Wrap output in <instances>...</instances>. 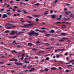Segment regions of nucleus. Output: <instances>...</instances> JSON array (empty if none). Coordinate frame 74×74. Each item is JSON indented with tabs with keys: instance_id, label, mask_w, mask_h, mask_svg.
Listing matches in <instances>:
<instances>
[{
	"instance_id": "16",
	"label": "nucleus",
	"mask_w": 74,
	"mask_h": 74,
	"mask_svg": "<svg viewBox=\"0 0 74 74\" xmlns=\"http://www.w3.org/2000/svg\"><path fill=\"white\" fill-rule=\"evenodd\" d=\"M56 18V16L55 15H53L51 16V19H54Z\"/></svg>"
},
{
	"instance_id": "28",
	"label": "nucleus",
	"mask_w": 74,
	"mask_h": 74,
	"mask_svg": "<svg viewBox=\"0 0 74 74\" xmlns=\"http://www.w3.org/2000/svg\"><path fill=\"white\" fill-rule=\"evenodd\" d=\"M45 59L46 60H47L48 61V60H49V57H46L45 58Z\"/></svg>"
},
{
	"instance_id": "32",
	"label": "nucleus",
	"mask_w": 74,
	"mask_h": 74,
	"mask_svg": "<svg viewBox=\"0 0 74 74\" xmlns=\"http://www.w3.org/2000/svg\"><path fill=\"white\" fill-rule=\"evenodd\" d=\"M67 27L65 25H63L62 26V28H63L64 29V28H66Z\"/></svg>"
},
{
	"instance_id": "25",
	"label": "nucleus",
	"mask_w": 74,
	"mask_h": 74,
	"mask_svg": "<svg viewBox=\"0 0 74 74\" xmlns=\"http://www.w3.org/2000/svg\"><path fill=\"white\" fill-rule=\"evenodd\" d=\"M27 18H29V19H32L33 18V17H32L31 16H27Z\"/></svg>"
},
{
	"instance_id": "2",
	"label": "nucleus",
	"mask_w": 74,
	"mask_h": 74,
	"mask_svg": "<svg viewBox=\"0 0 74 74\" xmlns=\"http://www.w3.org/2000/svg\"><path fill=\"white\" fill-rule=\"evenodd\" d=\"M5 26H7V28L8 29H9L11 28V24L9 23V24L6 23L5 24Z\"/></svg>"
},
{
	"instance_id": "61",
	"label": "nucleus",
	"mask_w": 74,
	"mask_h": 74,
	"mask_svg": "<svg viewBox=\"0 0 74 74\" xmlns=\"http://www.w3.org/2000/svg\"><path fill=\"white\" fill-rule=\"evenodd\" d=\"M12 64H10V63H8L7 64V65L8 66H10V65H11V64H12Z\"/></svg>"
},
{
	"instance_id": "21",
	"label": "nucleus",
	"mask_w": 74,
	"mask_h": 74,
	"mask_svg": "<svg viewBox=\"0 0 74 74\" xmlns=\"http://www.w3.org/2000/svg\"><path fill=\"white\" fill-rule=\"evenodd\" d=\"M50 32L51 33H55V30L53 29H51L50 31Z\"/></svg>"
},
{
	"instance_id": "40",
	"label": "nucleus",
	"mask_w": 74,
	"mask_h": 74,
	"mask_svg": "<svg viewBox=\"0 0 74 74\" xmlns=\"http://www.w3.org/2000/svg\"><path fill=\"white\" fill-rule=\"evenodd\" d=\"M53 37H57L58 36V35H53Z\"/></svg>"
},
{
	"instance_id": "18",
	"label": "nucleus",
	"mask_w": 74,
	"mask_h": 74,
	"mask_svg": "<svg viewBox=\"0 0 74 74\" xmlns=\"http://www.w3.org/2000/svg\"><path fill=\"white\" fill-rule=\"evenodd\" d=\"M49 13V11H47L45 12L44 14L45 15H47V14H48Z\"/></svg>"
},
{
	"instance_id": "6",
	"label": "nucleus",
	"mask_w": 74,
	"mask_h": 74,
	"mask_svg": "<svg viewBox=\"0 0 74 74\" xmlns=\"http://www.w3.org/2000/svg\"><path fill=\"white\" fill-rule=\"evenodd\" d=\"M33 16L35 18H39V17H40L41 16L40 14H34L33 15Z\"/></svg>"
},
{
	"instance_id": "41",
	"label": "nucleus",
	"mask_w": 74,
	"mask_h": 74,
	"mask_svg": "<svg viewBox=\"0 0 74 74\" xmlns=\"http://www.w3.org/2000/svg\"><path fill=\"white\" fill-rule=\"evenodd\" d=\"M44 71H45V70H40V73H42V72H44Z\"/></svg>"
},
{
	"instance_id": "12",
	"label": "nucleus",
	"mask_w": 74,
	"mask_h": 74,
	"mask_svg": "<svg viewBox=\"0 0 74 74\" xmlns=\"http://www.w3.org/2000/svg\"><path fill=\"white\" fill-rule=\"evenodd\" d=\"M34 70H35V68H32L31 69L29 70V71L30 72V71H34Z\"/></svg>"
},
{
	"instance_id": "5",
	"label": "nucleus",
	"mask_w": 74,
	"mask_h": 74,
	"mask_svg": "<svg viewBox=\"0 0 74 74\" xmlns=\"http://www.w3.org/2000/svg\"><path fill=\"white\" fill-rule=\"evenodd\" d=\"M15 64H16L17 66H21V65H23V64L21 62H14Z\"/></svg>"
},
{
	"instance_id": "55",
	"label": "nucleus",
	"mask_w": 74,
	"mask_h": 74,
	"mask_svg": "<svg viewBox=\"0 0 74 74\" xmlns=\"http://www.w3.org/2000/svg\"><path fill=\"white\" fill-rule=\"evenodd\" d=\"M24 56H25V53H23L22 55V57L24 58Z\"/></svg>"
},
{
	"instance_id": "22",
	"label": "nucleus",
	"mask_w": 74,
	"mask_h": 74,
	"mask_svg": "<svg viewBox=\"0 0 74 74\" xmlns=\"http://www.w3.org/2000/svg\"><path fill=\"white\" fill-rule=\"evenodd\" d=\"M17 12H22V10L21 9H17Z\"/></svg>"
},
{
	"instance_id": "45",
	"label": "nucleus",
	"mask_w": 74,
	"mask_h": 74,
	"mask_svg": "<svg viewBox=\"0 0 74 74\" xmlns=\"http://www.w3.org/2000/svg\"><path fill=\"white\" fill-rule=\"evenodd\" d=\"M16 26L15 25H12L11 27L12 28H14V27H16Z\"/></svg>"
},
{
	"instance_id": "34",
	"label": "nucleus",
	"mask_w": 74,
	"mask_h": 74,
	"mask_svg": "<svg viewBox=\"0 0 74 74\" xmlns=\"http://www.w3.org/2000/svg\"><path fill=\"white\" fill-rule=\"evenodd\" d=\"M23 62L25 63H29V61H24Z\"/></svg>"
},
{
	"instance_id": "59",
	"label": "nucleus",
	"mask_w": 74,
	"mask_h": 74,
	"mask_svg": "<svg viewBox=\"0 0 74 74\" xmlns=\"http://www.w3.org/2000/svg\"><path fill=\"white\" fill-rule=\"evenodd\" d=\"M58 69H59V70H62V68L60 67H59L58 68Z\"/></svg>"
},
{
	"instance_id": "49",
	"label": "nucleus",
	"mask_w": 74,
	"mask_h": 74,
	"mask_svg": "<svg viewBox=\"0 0 74 74\" xmlns=\"http://www.w3.org/2000/svg\"><path fill=\"white\" fill-rule=\"evenodd\" d=\"M58 23H60V21H57L56 22V24H58Z\"/></svg>"
},
{
	"instance_id": "38",
	"label": "nucleus",
	"mask_w": 74,
	"mask_h": 74,
	"mask_svg": "<svg viewBox=\"0 0 74 74\" xmlns=\"http://www.w3.org/2000/svg\"><path fill=\"white\" fill-rule=\"evenodd\" d=\"M32 51H36L37 50V49L36 48H33L32 49Z\"/></svg>"
},
{
	"instance_id": "15",
	"label": "nucleus",
	"mask_w": 74,
	"mask_h": 74,
	"mask_svg": "<svg viewBox=\"0 0 74 74\" xmlns=\"http://www.w3.org/2000/svg\"><path fill=\"white\" fill-rule=\"evenodd\" d=\"M24 33V32H19L18 33V35H21V34H22L23 33Z\"/></svg>"
},
{
	"instance_id": "47",
	"label": "nucleus",
	"mask_w": 74,
	"mask_h": 74,
	"mask_svg": "<svg viewBox=\"0 0 74 74\" xmlns=\"http://www.w3.org/2000/svg\"><path fill=\"white\" fill-rule=\"evenodd\" d=\"M15 71L14 70H13L12 71H10V72H11V73H14Z\"/></svg>"
},
{
	"instance_id": "56",
	"label": "nucleus",
	"mask_w": 74,
	"mask_h": 74,
	"mask_svg": "<svg viewBox=\"0 0 74 74\" xmlns=\"http://www.w3.org/2000/svg\"><path fill=\"white\" fill-rule=\"evenodd\" d=\"M62 39H65V40H67V38L65 37L62 38Z\"/></svg>"
},
{
	"instance_id": "39",
	"label": "nucleus",
	"mask_w": 74,
	"mask_h": 74,
	"mask_svg": "<svg viewBox=\"0 0 74 74\" xmlns=\"http://www.w3.org/2000/svg\"><path fill=\"white\" fill-rule=\"evenodd\" d=\"M45 70V71H48V69L45 68V70Z\"/></svg>"
},
{
	"instance_id": "42",
	"label": "nucleus",
	"mask_w": 74,
	"mask_h": 74,
	"mask_svg": "<svg viewBox=\"0 0 74 74\" xmlns=\"http://www.w3.org/2000/svg\"><path fill=\"white\" fill-rule=\"evenodd\" d=\"M56 58H59V55H56Z\"/></svg>"
},
{
	"instance_id": "9",
	"label": "nucleus",
	"mask_w": 74,
	"mask_h": 74,
	"mask_svg": "<svg viewBox=\"0 0 74 74\" xmlns=\"http://www.w3.org/2000/svg\"><path fill=\"white\" fill-rule=\"evenodd\" d=\"M12 43H14V44H13ZM18 44L17 42H16V41H13L12 42V43H11V45H15V44Z\"/></svg>"
},
{
	"instance_id": "46",
	"label": "nucleus",
	"mask_w": 74,
	"mask_h": 74,
	"mask_svg": "<svg viewBox=\"0 0 74 74\" xmlns=\"http://www.w3.org/2000/svg\"><path fill=\"white\" fill-rule=\"evenodd\" d=\"M7 15H11V13L10 12H8L7 13H6Z\"/></svg>"
},
{
	"instance_id": "4",
	"label": "nucleus",
	"mask_w": 74,
	"mask_h": 74,
	"mask_svg": "<svg viewBox=\"0 0 74 74\" xmlns=\"http://www.w3.org/2000/svg\"><path fill=\"white\" fill-rule=\"evenodd\" d=\"M34 25V23H31L30 24H25L24 25V27H29V26H32Z\"/></svg>"
},
{
	"instance_id": "31",
	"label": "nucleus",
	"mask_w": 74,
	"mask_h": 74,
	"mask_svg": "<svg viewBox=\"0 0 74 74\" xmlns=\"http://www.w3.org/2000/svg\"><path fill=\"white\" fill-rule=\"evenodd\" d=\"M66 5H67V6H70L71 5H70V4L67 3H66Z\"/></svg>"
},
{
	"instance_id": "27",
	"label": "nucleus",
	"mask_w": 74,
	"mask_h": 74,
	"mask_svg": "<svg viewBox=\"0 0 74 74\" xmlns=\"http://www.w3.org/2000/svg\"><path fill=\"white\" fill-rule=\"evenodd\" d=\"M15 60V58H13L12 59H10V60L9 61H10V62H11V61H14Z\"/></svg>"
},
{
	"instance_id": "58",
	"label": "nucleus",
	"mask_w": 74,
	"mask_h": 74,
	"mask_svg": "<svg viewBox=\"0 0 74 74\" xmlns=\"http://www.w3.org/2000/svg\"><path fill=\"white\" fill-rule=\"evenodd\" d=\"M4 63V61H2L0 62V64H3Z\"/></svg>"
},
{
	"instance_id": "48",
	"label": "nucleus",
	"mask_w": 74,
	"mask_h": 74,
	"mask_svg": "<svg viewBox=\"0 0 74 74\" xmlns=\"http://www.w3.org/2000/svg\"><path fill=\"white\" fill-rule=\"evenodd\" d=\"M22 11L24 12L23 13H24V14H27V12H26V11L25 12V10H23Z\"/></svg>"
},
{
	"instance_id": "43",
	"label": "nucleus",
	"mask_w": 74,
	"mask_h": 74,
	"mask_svg": "<svg viewBox=\"0 0 74 74\" xmlns=\"http://www.w3.org/2000/svg\"><path fill=\"white\" fill-rule=\"evenodd\" d=\"M18 8V7L16 6H14L13 7V8H15V9H16Z\"/></svg>"
},
{
	"instance_id": "63",
	"label": "nucleus",
	"mask_w": 74,
	"mask_h": 74,
	"mask_svg": "<svg viewBox=\"0 0 74 74\" xmlns=\"http://www.w3.org/2000/svg\"><path fill=\"white\" fill-rule=\"evenodd\" d=\"M58 1H54L53 2L54 3H58Z\"/></svg>"
},
{
	"instance_id": "62",
	"label": "nucleus",
	"mask_w": 74,
	"mask_h": 74,
	"mask_svg": "<svg viewBox=\"0 0 74 74\" xmlns=\"http://www.w3.org/2000/svg\"><path fill=\"white\" fill-rule=\"evenodd\" d=\"M57 50L58 52H60V49H58Z\"/></svg>"
},
{
	"instance_id": "19",
	"label": "nucleus",
	"mask_w": 74,
	"mask_h": 74,
	"mask_svg": "<svg viewBox=\"0 0 74 74\" xmlns=\"http://www.w3.org/2000/svg\"><path fill=\"white\" fill-rule=\"evenodd\" d=\"M45 36L47 37H49L50 36V34H45Z\"/></svg>"
},
{
	"instance_id": "11",
	"label": "nucleus",
	"mask_w": 74,
	"mask_h": 74,
	"mask_svg": "<svg viewBox=\"0 0 74 74\" xmlns=\"http://www.w3.org/2000/svg\"><path fill=\"white\" fill-rule=\"evenodd\" d=\"M11 38H12V39H14V38H15L17 37V35L14 36H11Z\"/></svg>"
},
{
	"instance_id": "10",
	"label": "nucleus",
	"mask_w": 74,
	"mask_h": 74,
	"mask_svg": "<svg viewBox=\"0 0 74 74\" xmlns=\"http://www.w3.org/2000/svg\"><path fill=\"white\" fill-rule=\"evenodd\" d=\"M7 17V15L6 14H3L2 15V18H5Z\"/></svg>"
},
{
	"instance_id": "57",
	"label": "nucleus",
	"mask_w": 74,
	"mask_h": 74,
	"mask_svg": "<svg viewBox=\"0 0 74 74\" xmlns=\"http://www.w3.org/2000/svg\"><path fill=\"white\" fill-rule=\"evenodd\" d=\"M64 50H66V49H62L60 50L61 51H64Z\"/></svg>"
},
{
	"instance_id": "37",
	"label": "nucleus",
	"mask_w": 74,
	"mask_h": 74,
	"mask_svg": "<svg viewBox=\"0 0 74 74\" xmlns=\"http://www.w3.org/2000/svg\"><path fill=\"white\" fill-rule=\"evenodd\" d=\"M35 21L36 22H38V21H39V19H38V18H37L35 19Z\"/></svg>"
},
{
	"instance_id": "51",
	"label": "nucleus",
	"mask_w": 74,
	"mask_h": 74,
	"mask_svg": "<svg viewBox=\"0 0 74 74\" xmlns=\"http://www.w3.org/2000/svg\"><path fill=\"white\" fill-rule=\"evenodd\" d=\"M65 72H67V73H69V70L68 69H66L65 70Z\"/></svg>"
},
{
	"instance_id": "53",
	"label": "nucleus",
	"mask_w": 74,
	"mask_h": 74,
	"mask_svg": "<svg viewBox=\"0 0 74 74\" xmlns=\"http://www.w3.org/2000/svg\"><path fill=\"white\" fill-rule=\"evenodd\" d=\"M9 32V30H7L5 31V33H8Z\"/></svg>"
},
{
	"instance_id": "3",
	"label": "nucleus",
	"mask_w": 74,
	"mask_h": 74,
	"mask_svg": "<svg viewBox=\"0 0 74 74\" xmlns=\"http://www.w3.org/2000/svg\"><path fill=\"white\" fill-rule=\"evenodd\" d=\"M34 33H35V31H32L31 32L28 33V34L29 36H33L34 34Z\"/></svg>"
},
{
	"instance_id": "33",
	"label": "nucleus",
	"mask_w": 74,
	"mask_h": 74,
	"mask_svg": "<svg viewBox=\"0 0 74 74\" xmlns=\"http://www.w3.org/2000/svg\"><path fill=\"white\" fill-rule=\"evenodd\" d=\"M41 30H45L47 29V28L45 27H42L41 28Z\"/></svg>"
},
{
	"instance_id": "20",
	"label": "nucleus",
	"mask_w": 74,
	"mask_h": 74,
	"mask_svg": "<svg viewBox=\"0 0 74 74\" xmlns=\"http://www.w3.org/2000/svg\"><path fill=\"white\" fill-rule=\"evenodd\" d=\"M12 53H15L16 54H17V52L15 51V50H13L12 51Z\"/></svg>"
},
{
	"instance_id": "26",
	"label": "nucleus",
	"mask_w": 74,
	"mask_h": 74,
	"mask_svg": "<svg viewBox=\"0 0 74 74\" xmlns=\"http://www.w3.org/2000/svg\"><path fill=\"white\" fill-rule=\"evenodd\" d=\"M64 55L67 56V55H69V53L68 52H66L64 54Z\"/></svg>"
},
{
	"instance_id": "24",
	"label": "nucleus",
	"mask_w": 74,
	"mask_h": 74,
	"mask_svg": "<svg viewBox=\"0 0 74 74\" xmlns=\"http://www.w3.org/2000/svg\"><path fill=\"white\" fill-rule=\"evenodd\" d=\"M59 42H64V40L63 39H61L60 40H59Z\"/></svg>"
},
{
	"instance_id": "30",
	"label": "nucleus",
	"mask_w": 74,
	"mask_h": 74,
	"mask_svg": "<svg viewBox=\"0 0 74 74\" xmlns=\"http://www.w3.org/2000/svg\"><path fill=\"white\" fill-rule=\"evenodd\" d=\"M27 23H33V21H27Z\"/></svg>"
},
{
	"instance_id": "50",
	"label": "nucleus",
	"mask_w": 74,
	"mask_h": 74,
	"mask_svg": "<svg viewBox=\"0 0 74 74\" xmlns=\"http://www.w3.org/2000/svg\"><path fill=\"white\" fill-rule=\"evenodd\" d=\"M24 59V57H22L21 58H20V59L21 60H22L23 59Z\"/></svg>"
},
{
	"instance_id": "36",
	"label": "nucleus",
	"mask_w": 74,
	"mask_h": 74,
	"mask_svg": "<svg viewBox=\"0 0 74 74\" xmlns=\"http://www.w3.org/2000/svg\"><path fill=\"white\" fill-rule=\"evenodd\" d=\"M56 69L55 67H52L51 68V70H56Z\"/></svg>"
},
{
	"instance_id": "17",
	"label": "nucleus",
	"mask_w": 74,
	"mask_h": 74,
	"mask_svg": "<svg viewBox=\"0 0 74 74\" xmlns=\"http://www.w3.org/2000/svg\"><path fill=\"white\" fill-rule=\"evenodd\" d=\"M13 23V24H14V23H15V22L13 21H9L8 22V23Z\"/></svg>"
},
{
	"instance_id": "52",
	"label": "nucleus",
	"mask_w": 74,
	"mask_h": 74,
	"mask_svg": "<svg viewBox=\"0 0 74 74\" xmlns=\"http://www.w3.org/2000/svg\"><path fill=\"white\" fill-rule=\"evenodd\" d=\"M66 60H70V59H69V58L68 57H66Z\"/></svg>"
},
{
	"instance_id": "14",
	"label": "nucleus",
	"mask_w": 74,
	"mask_h": 74,
	"mask_svg": "<svg viewBox=\"0 0 74 74\" xmlns=\"http://www.w3.org/2000/svg\"><path fill=\"white\" fill-rule=\"evenodd\" d=\"M28 45L30 46V47H32L33 46V44L32 43H28Z\"/></svg>"
},
{
	"instance_id": "7",
	"label": "nucleus",
	"mask_w": 74,
	"mask_h": 74,
	"mask_svg": "<svg viewBox=\"0 0 74 74\" xmlns=\"http://www.w3.org/2000/svg\"><path fill=\"white\" fill-rule=\"evenodd\" d=\"M11 32L10 33V35H12V36H14L15 35V33H14V30H12Z\"/></svg>"
},
{
	"instance_id": "44",
	"label": "nucleus",
	"mask_w": 74,
	"mask_h": 74,
	"mask_svg": "<svg viewBox=\"0 0 74 74\" xmlns=\"http://www.w3.org/2000/svg\"><path fill=\"white\" fill-rule=\"evenodd\" d=\"M65 14L67 15H69V14H68V12H65Z\"/></svg>"
},
{
	"instance_id": "13",
	"label": "nucleus",
	"mask_w": 74,
	"mask_h": 74,
	"mask_svg": "<svg viewBox=\"0 0 74 74\" xmlns=\"http://www.w3.org/2000/svg\"><path fill=\"white\" fill-rule=\"evenodd\" d=\"M60 35L61 36H66V35H67V34L64 33H62L61 34H60Z\"/></svg>"
},
{
	"instance_id": "64",
	"label": "nucleus",
	"mask_w": 74,
	"mask_h": 74,
	"mask_svg": "<svg viewBox=\"0 0 74 74\" xmlns=\"http://www.w3.org/2000/svg\"><path fill=\"white\" fill-rule=\"evenodd\" d=\"M58 20V21H60L61 18H60L59 17L58 19H57Z\"/></svg>"
},
{
	"instance_id": "8",
	"label": "nucleus",
	"mask_w": 74,
	"mask_h": 74,
	"mask_svg": "<svg viewBox=\"0 0 74 74\" xmlns=\"http://www.w3.org/2000/svg\"><path fill=\"white\" fill-rule=\"evenodd\" d=\"M62 19H63V20H64V21H68V20H70V18H66L64 16L63 18Z\"/></svg>"
},
{
	"instance_id": "1",
	"label": "nucleus",
	"mask_w": 74,
	"mask_h": 74,
	"mask_svg": "<svg viewBox=\"0 0 74 74\" xmlns=\"http://www.w3.org/2000/svg\"><path fill=\"white\" fill-rule=\"evenodd\" d=\"M35 30L36 32H39L40 33H44V34H45V33H47V32L45 31V30H41L36 29H35Z\"/></svg>"
},
{
	"instance_id": "35",
	"label": "nucleus",
	"mask_w": 74,
	"mask_h": 74,
	"mask_svg": "<svg viewBox=\"0 0 74 74\" xmlns=\"http://www.w3.org/2000/svg\"><path fill=\"white\" fill-rule=\"evenodd\" d=\"M40 3H36L34 5H39Z\"/></svg>"
},
{
	"instance_id": "29",
	"label": "nucleus",
	"mask_w": 74,
	"mask_h": 74,
	"mask_svg": "<svg viewBox=\"0 0 74 74\" xmlns=\"http://www.w3.org/2000/svg\"><path fill=\"white\" fill-rule=\"evenodd\" d=\"M34 34L35 36H37V35H38V32H35L34 33Z\"/></svg>"
},
{
	"instance_id": "23",
	"label": "nucleus",
	"mask_w": 74,
	"mask_h": 74,
	"mask_svg": "<svg viewBox=\"0 0 74 74\" xmlns=\"http://www.w3.org/2000/svg\"><path fill=\"white\" fill-rule=\"evenodd\" d=\"M69 16L71 17V18H73L74 17V14H72L69 15Z\"/></svg>"
},
{
	"instance_id": "60",
	"label": "nucleus",
	"mask_w": 74,
	"mask_h": 74,
	"mask_svg": "<svg viewBox=\"0 0 74 74\" xmlns=\"http://www.w3.org/2000/svg\"><path fill=\"white\" fill-rule=\"evenodd\" d=\"M15 62H18V60L17 59H15L14 58V61Z\"/></svg>"
},
{
	"instance_id": "54",
	"label": "nucleus",
	"mask_w": 74,
	"mask_h": 74,
	"mask_svg": "<svg viewBox=\"0 0 74 74\" xmlns=\"http://www.w3.org/2000/svg\"><path fill=\"white\" fill-rule=\"evenodd\" d=\"M50 13L51 14H52V13H53V10H50Z\"/></svg>"
}]
</instances>
